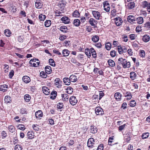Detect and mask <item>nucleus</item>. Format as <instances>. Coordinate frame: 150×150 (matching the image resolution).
Returning <instances> with one entry per match:
<instances>
[{
    "label": "nucleus",
    "mask_w": 150,
    "mask_h": 150,
    "mask_svg": "<svg viewBox=\"0 0 150 150\" xmlns=\"http://www.w3.org/2000/svg\"><path fill=\"white\" fill-rule=\"evenodd\" d=\"M149 135V133L148 132H145L142 134V137L143 139H145L148 137Z\"/></svg>",
    "instance_id": "864d4df0"
},
{
    "label": "nucleus",
    "mask_w": 150,
    "mask_h": 150,
    "mask_svg": "<svg viewBox=\"0 0 150 150\" xmlns=\"http://www.w3.org/2000/svg\"><path fill=\"white\" fill-rule=\"evenodd\" d=\"M142 7L144 8H146L149 4V3L146 1H144L142 3Z\"/></svg>",
    "instance_id": "0e129e2a"
},
{
    "label": "nucleus",
    "mask_w": 150,
    "mask_h": 150,
    "mask_svg": "<svg viewBox=\"0 0 150 150\" xmlns=\"http://www.w3.org/2000/svg\"><path fill=\"white\" fill-rule=\"evenodd\" d=\"M36 117L38 119H41L43 116V113L41 110H38L35 113Z\"/></svg>",
    "instance_id": "1a4fd4ad"
},
{
    "label": "nucleus",
    "mask_w": 150,
    "mask_h": 150,
    "mask_svg": "<svg viewBox=\"0 0 150 150\" xmlns=\"http://www.w3.org/2000/svg\"><path fill=\"white\" fill-rule=\"evenodd\" d=\"M136 19L132 15L129 16L127 18L128 21L130 23H134V21H136Z\"/></svg>",
    "instance_id": "2eb2a0df"
},
{
    "label": "nucleus",
    "mask_w": 150,
    "mask_h": 150,
    "mask_svg": "<svg viewBox=\"0 0 150 150\" xmlns=\"http://www.w3.org/2000/svg\"><path fill=\"white\" fill-rule=\"evenodd\" d=\"M89 24L92 26H94V28L97 27L96 25L97 24L98 21L93 18H91L88 21Z\"/></svg>",
    "instance_id": "0eeeda50"
},
{
    "label": "nucleus",
    "mask_w": 150,
    "mask_h": 150,
    "mask_svg": "<svg viewBox=\"0 0 150 150\" xmlns=\"http://www.w3.org/2000/svg\"><path fill=\"white\" fill-rule=\"evenodd\" d=\"M136 104V103L134 100H132L129 102V105L131 107H134Z\"/></svg>",
    "instance_id": "c03bdc74"
},
{
    "label": "nucleus",
    "mask_w": 150,
    "mask_h": 150,
    "mask_svg": "<svg viewBox=\"0 0 150 150\" xmlns=\"http://www.w3.org/2000/svg\"><path fill=\"white\" fill-rule=\"evenodd\" d=\"M73 88L69 86L66 89V92L68 94H71L73 92Z\"/></svg>",
    "instance_id": "ea45409f"
},
{
    "label": "nucleus",
    "mask_w": 150,
    "mask_h": 150,
    "mask_svg": "<svg viewBox=\"0 0 150 150\" xmlns=\"http://www.w3.org/2000/svg\"><path fill=\"white\" fill-rule=\"evenodd\" d=\"M92 13L94 17L97 20L100 19L101 16L100 13L97 11H92Z\"/></svg>",
    "instance_id": "39448f33"
},
{
    "label": "nucleus",
    "mask_w": 150,
    "mask_h": 150,
    "mask_svg": "<svg viewBox=\"0 0 150 150\" xmlns=\"http://www.w3.org/2000/svg\"><path fill=\"white\" fill-rule=\"evenodd\" d=\"M116 11L115 9H113L111 11L110 16L113 17L115 16L116 15Z\"/></svg>",
    "instance_id": "e2e57ef3"
},
{
    "label": "nucleus",
    "mask_w": 150,
    "mask_h": 150,
    "mask_svg": "<svg viewBox=\"0 0 150 150\" xmlns=\"http://www.w3.org/2000/svg\"><path fill=\"white\" fill-rule=\"evenodd\" d=\"M70 53L69 51L67 49L63 50L62 51V54L64 57L68 56Z\"/></svg>",
    "instance_id": "cd10ccee"
},
{
    "label": "nucleus",
    "mask_w": 150,
    "mask_h": 150,
    "mask_svg": "<svg viewBox=\"0 0 150 150\" xmlns=\"http://www.w3.org/2000/svg\"><path fill=\"white\" fill-rule=\"evenodd\" d=\"M80 16V14L78 11L76 10L72 13V16L75 18H79Z\"/></svg>",
    "instance_id": "4be33fe9"
},
{
    "label": "nucleus",
    "mask_w": 150,
    "mask_h": 150,
    "mask_svg": "<svg viewBox=\"0 0 150 150\" xmlns=\"http://www.w3.org/2000/svg\"><path fill=\"white\" fill-rule=\"evenodd\" d=\"M132 44L133 47L136 49L138 48V47H139L138 44L135 41L132 42Z\"/></svg>",
    "instance_id": "bf43d9fd"
},
{
    "label": "nucleus",
    "mask_w": 150,
    "mask_h": 150,
    "mask_svg": "<svg viewBox=\"0 0 150 150\" xmlns=\"http://www.w3.org/2000/svg\"><path fill=\"white\" fill-rule=\"evenodd\" d=\"M32 127L34 130L35 131H38L39 130V128L38 126L37 125H33L32 126Z\"/></svg>",
    "instance_id": "774afa93"
},
{
    "label": "nucleus",
    "mask_w": 150,
    "mask_h": 150,
    "mask_svg": "<svg viewBox=\"0 0 150 150\" xmlns=\"http://www.w3.org/2000/svg\"><path fill=\"white\" fill-rule=\"evenodd\" d=\"M59 30L63 33H67L68 32V29L65 26L62 25L60 27Z\"/></svg>",
    "instance_id": "ddd939ff"
},
{
    "label": "nucleus",
    "mask_w": 150,
    "mask_h": 150,
    "mask_svg": "<svg viewBox=\"0 0 150 150\" xmlns=\"http://www.w3.org/2000/svg\"><path fill=\"white\" fill-rule=\"evenodd\" d=\"M5 88H8V86L7 85H1L0 86V91L3 92H5Z\"/></svg>",
    "instance_id": "37998d69"
},
{
    "label": "nucleus",
    "mask_w": 150,
    "mask_h": 150,
    "mask_svg": "<svg viewBox=\"0 0 150 150\" xmlns=\"http://www.w3.org/2000/svg\"><path fill=\"white\" fill-rule=\"evenodd\" d=\"M110 55L112 57H114L116 55V52L115 50H112L110 52Z\"/></svg>",
    "instance_id": "69168bd1"
},
{
    "label": "nucleus",
    "mask_w": 150,
    "mask_h": 150,
    "mask_svg": "<svg viewBox=\"0 0 150 150\" xmlns=\"http://www.w3.org/2000/svg\"><path fill=\"white\" fill-rule=\"evenodd\" d=\"M85 53L88 58H89L91 57V52L89 48H87L85 49Z\"/></svg>",
    "instance_id": "e433bc0d"
},
{
    "label": "nucleus",
    "mask_w": 150,
    "mask_h": 150,
    "mask_svg": "<svg viewBox=\"0 0 150 150\" xmlns=\"http://www.w3.org/2000/svg\"><path fill=\"white\" fill-rule=\"evenodd\" d=\"M144 27H145L147 30H149L150 29V23L149 22L145 23Z\"/></svg>",
    "instance_id": "13d9d810"
},
{
    "label": "nucleus",
    "mask_w": 150,
    "mask_h": 150,
    "mask_svg": "<svg viewBox=\"0 0 150 150\" xmlns=\"http://www.w3.org/2000/svg\"><path fill=\"white\" fill-rule=\"evenodd\" d=\"M53 52L56 54H57L60 57H62V54L59 51L57 50H54L53 51Z\"/></svg>",
    "instance_id": "680f3d73"
},
{
    "label": "nucleus",
    "mask_w": 150,
    "mask_h": 150,
    "mask_svg": "<svg viewBox=\"0 0 150 150\" xmlns=\"http://www.w3.org/2000/svg\"><path fill=\"white\" fill-rule=\"evenodd\" d=\"M46 18V16L43 14H40L39 16V18L40 21H44Z\"/></svg>",
    "instance_id": "49530a36"
},
{
    "label": "nucleus",
    "mask_w": 150,
    "mask_h": 150,
    "mask_svg": "<svg viewBox=\"0 0 150 150\" xmlns=\"http://www.w3.org/2000/svg\"><path fill=\"white\" fill-rule=\"evenodd\" d=\"M42 90L43 93L45 95H48L50 94V89L47 87L42 86Z\"/></svg>",
    "instance_id": "dca6fc26"
},
{
    "label": "nucleus",
    "mask_w": 150,
    "mask_h": 150,
    "mask_svg": "<svg viewBox=\"0 0 150 150\" xmlns=\"http://www.w3.org/2000/svg\"><path fill=\"white\" fill-rule=\"evenodd\" d=\"M25 100L27 102H28L30 101L31 97L28 94H26L24 96Z\"/></svg>",
    "instance_id": "c9c22d12"
},
{
    "label": "nucleus",
    "mask_w": 150,
    "mask_h": 150,
    "mask_svg": "<svg viewBox=\"0 0 150 150\" xmlns=\"http://www.w3.org/2000/svg\"><path fill=\"white\" fill-rule=\"evenodd\" d=\"M127 8L128 9L133 8L135 6V3L134 1L131 2L127 4Z\"/></svg>",
    "instance_id": "a211bd4d"
},
{
    "label": "nucleus",
    "mask_w": 150,
    "mask_h": 150,
    "mask_svg": "<svg viewBox=\"0 0 150 150\" xmlns=\"http://www.w3.org/2000/svg\"><path fill=\"white\" fill-rule=\"evenodd\" d=\"M63 82L66 85H69L70 84L71 80L70 78L68 77H64L63 79Z\"/></svg>",
    "instance_id": "412c9836"
},
{
    "label": "nucleus",
    "mask_w": 150,
    "mask_h": 150,
    "mask_svg": "<svg viewBox=\"0 0 150 150\" xmlns=\"http://www.w3.org/2000/svg\"><path fill=\"white\" fill-rule=\"evenodd\" d=\"M45 71L46 73L48 74H50L52 72V69L50 66H47L45 68Z\"/></svg>",
    "instance_id": "473e14b6"
},
{
    "label": "nucleus",
    "mask_w": 150,
    "mask_h": 150,
    "mask_svg": "<svg viewBox=\"0 0 150 150\" xmlns=\"http://www.w3.org/2000/svg\"><path fill=\"white\" fill-rule=\"evenodd\" d=\"M106 49L108 50H110L111 48V45L110 42H108L105 44Z\"/></svg>",
    "instance_id": "09e8293b"
},
{
    "label": "nucleus",
    "mask_w": 150,
    "mask_h": 150,
    "mask_svg": "<svg viewBox=\"0 0 150 150\" xmlns=\"http://www.w3.org/2000/svg\"><path fill=\"white\" fill-rule=\"evenodd\" d=\"M23 148L21 145L17 144L15 146V150H22Z\"/></svg>",
    "instance_id": "5fc2aeb1"
},
{
    "label": "nucleus",
    "mask_w": 150,
    "mask_h": 150,
    "mask_svg": "<svg viewBox=\"0 0 150 150\" xmlns=\"http://www.w3.org/2000/svg\"><path fill=\"white\" fill-rule=\"evenodd\" d=\"M55 16L56 17L62 16H63L62 13L58 10H56L55 11Z\"/></svg>",
    "instance_id": "052dcab7"
},
{
    "label": "nucleus",
    "mask_w": 150,
    "mask_h": 150,
    "mask_svg": "<svg viewBox=\"0 0 150 150\" xmlns=\"http://www.w3.org/2000/svg\"><path fill=\"white\" fill-rule=\"evenodd\" d=\"M126 62V60L125 59H124L122 57L118 59V63L119 64H122V67L125 62Z\"/></svg>",
    "instance_id": "393cba45"
},
{
    "label": "nucleus",
    "mask_w": 150,
    "mask_h": 150,
    "mask_svg": "<svg viewBox=\"0 0 150 150\" xmlns=\"http://www.w3.org/2000/svg\"><path fill=\"white\" fill-rule=\"evenodd\" d=\"M8 129L9 131L12 133L15 132V128L14 126L13 125H9L8 126Z\"/></svg>",
    "instance_id": "bb28decb"
},
{
    "label": "nucleus",
    "mask_w": 150,
    "mask_h": 150,
    "mask_svg": "<svg viewBox=\"0 0 150 150\" xmlns=\"http://www.w3.org/2000/svg\"><path fill=\"white\" fill-rule=\"evenodd\" d=\"M51 24V21L50 20H47L45 22V25L46 27H49Z\"/></svg>",
    "instance_id": "8fccbe9b"
},
{
    "label": "nucleus",
    "mask_w": 150,
    "mask_h": 150,
    "mask_svg": "<svg viewBox=\"0 0 150 150\" xmlns=\"http://www.w3.org/2000/svg\"><path fill=\"white\" fill-rule=\"evenodd\" d=\"M67 37V36L66 35L61 34L59 35V39L61 41H63L66 39Z\"/></svg>",
    "instance_id": "3c124183"
},
{
    "label": "nucleus",
    "mask_w": 150,
    "mask_h": 150,
    "mask_svg": "<svg viewBox=\"0 0 150 150\" xmlns=\"http://www.w3.org/2000/svg\"><path fill=\"white\" fill-rule=\"evenodd\" d=\"M62 22L65 24L69 23L70 22L69 18L66 16H64L61 19Z\"/></svg>",
    "instance_id": "9d476101"
},
{
    "label": "nucleus",
    "mask_w": 150,
    "mask_h": 150,
    "mask_svg": "<svg viewBox=\"0 0 150 150\" xmlns=\"http://www.w3.org/2000/svg\"><path fill=\"white\" fill-rule=\"evenodd\" d=\"M20 113L21 114H26L27 113V111L25 108H22L20 110Z\"/></svg>",
    "instance_id": "de8ad7c7"
},
{
    "label": "nucleus",
    "mask_w": 150,
    "mask_h": 150,
    "mask_svg": "<svg viewBox=\"0 0 150 150\" xmlns=\"http://www.w3.org/2000/svg\"><path fill=\"white\" fill-rule=\"evenodd\" d=\"M95 112L98 115H102L104 114L103 109L100 107H97L95 109Z\"/></svg>",
    "instance_id": "7ed1b4c3"
},
{
    "label": "nucleus",
    "mask_w": 150,
    "mask_h": 150,
    "mask_svg": "<svg viewBox=\"0 0 150 150\" xmlns=\"http://www.w3.org/2000/svg\"><path fill=\"white\" fill-rule=\"evenodd\" d=\"M49 63L51 66L54 67L55 66V62L52 59L50 58L49 59Z\"/></svg>",
    "instance_id": "4d7b16f0"
},
{
    "label": "nucleus",
    "mask_w": 150,
    "mask_h": 150,
    "mask_svg": "<svg viewBox=\"0 0 150 150\" xmlns=\"http://www.w3.org/2000/svg\"><path fill=\"white\" fill-rule=\"evenodd\" d=\"M136 21H137V23L139 24H142L144 21L143 18L142 17H139L136 18Z\"/></svg>",
    "instance_id": "c756f323"
},
{
    "label": "nucleus",
    "mask_w": 150,
    "mask_h": 150,
    "mask_svg": "<svg viewBox=\"0 0 150 150\" xmlns=\"http://www.w3.org/2000/svg\"><path fill=\"white\" fill-rule=\"evenodd\" d=\"M17 128L22 130H24L25 129V125L22 124H19L17 125Z\"/></svg>",
    "instance_id": "79ce46f5"
},
{
    "label": "nucleus",
    "mask_w": 150,
    "mask_h": 150,
    "mask_svg": "<svg viewBox=\"0 0 150 150\" xmlns=\"http://www.w3.org/2000/svg\"><path fill=\"white\" fill-rule=\"evenodd\" d=\"M66 2L65 1L62 0L61 2H59L58 5L59 7L62 10L64 9V8L66 4Z\"/></svg>",
    "instance_id": "6ab92c4d"
},
{
    "label": "nucleus",
    "mask_w": 150,
    "mask_h": 150,
    "mask_svg": "<svg viewBox=\"0 0 150 150\" xmlns=\"http://www.w3.org/2000/svg\"><path fill=\"white\" fill-rule=\"evenodd\" d=\"M137 76L136 74L134 71H132L130 73V78L132 80H134Z\"/></svg>",
    "instance_id": "5701e85b"
},
{
    "label": "nucleus",
    "mask_w": 150,
    "mask_h": 150,
    "mask_svg": "<svg viewBox=\"0 0 150 150\" xmlns=\"http://www.w3.org/2000/svg\"><path fill=\"white\" fill-rule=\"evenodd\" d=\"M61 97L62 98V100L64 101H67L68 100V95L66 93L62 94H61Z\"/></svg>",
    "instance_id": "2f4dec72"
},
{
    "label": "nucleus",
    "mask_w": 150,
    "mask_h": 150,
    "mask_svg": "<svg viewBox=\"0 0 150 150\" xmlns=\"http://www.w3.org/2000/svg\"><path fill=\"white\" fill-rule=\"evenodd\" d=\"M145 54L144 51L143 50H141L139 53L140 56L141 57H145Z\"/></svg>",
    "instance_id": "338daca9"
},
{
    "label": "nucleus",
    "mask_w": 150,
    "mask_h": 150,
    "mask_svg": "<svg viewBox=\"0 0 150 150\" xmlns=\"http://www.w3.org/2000/svg\"><path fill=\"white\" fill-rule=\"evenodd\" d=\"M91 39L93 42H96L98 41L99 40V38L98 36L95 35L93 36Z\"/></svg>",
    "instance_id": "f704fd0d"
},
{
    "label": "nucleus",
    "mask_w": 150,
    "mask_h": 150,
    "mask_svg": "<svg viewBox=\"0 0 150 150\" xmlns=\"http://www.w3.org/2000/svg\"><path fill=\"white\" fill-rule=\"evenodd\" d=\"M64 105L62 103H59L57 104V107L58 109H63Z\"/></svg>",
    "instance_id": "4c0bfd02"
},
{
    "label": "nucleus",
    "mask_w": 150,
    "mask_h": 150,
    "mask_svg": "<svg viewBox=\"0 0 150 150\" xmlns=\"http://www.w3.org/2000/svg\"><path fill=\"white\" fill-rule=\"evenodd\" d=\"M115 22L117 26H120L122 23V19L120 17H116L115 19Z\"/></svg>",
    "instance_id": "6e6552de"
},
{
    "label": "nucleus",
    "mask_w": 150,
    "mask_h": 150,
    "mask_svg": "<svg viewBox=\"0 0 150 150\" xmlns=\"http://www.w3.org/2000/svg\"><path fill=\"white\" fill-rule=\"evenodd\" d=\"M57 95V92L54 90L51 93L50 98L54 99Z\"/></svg>",
    "instance_id": "a878e982"
},
{
    "label": "nucleus",
    "mask_w": 150,
    "mask_h": 150,
    "mask_svg": "<svg viewBox=\"0 0 150 150\" xmlns=\"http://www.w3.org/2000/svg\"><path fill=\"white\" fill-rule=\"evenodd\" d=\"M142 40L145 42H147L150 40V37L147 35H145L143 36Z\"/></svg>",
    "instance_id": "c85d7f7f"
},
{
    "label": "nucleus",
    "mask_w": 150,
    "mask_h": 150,
    "mask_svg": "<svg viewBox=\"0 0 150 150\" xmlns=\"http://www.w3.org/2000/svg\"><path fill=\"white\" fill-rule=\"evenodd\" d=\"M4 100L5 103H11V97L9 96H5Z\"/></svg>",
    "instance_id": "7c9ffc66"
},
{
    "label": "nucleus",
    "mask_w": 150,
    "mask_h": 150,
    "mask_svg": "<svg viewBox=\"0 0 150 150\" xmlns=\"http://www.w3.org/2000/svg\"><path fill=\"white\" fill-rule=\"evenodd\" d=\"M69 101L71 105H75L77 103L78 100L76 99V97L72 96L69 99Z\"/></svg>",
    "instance_id": "423d86ee"
},
{
    "label": "nucleus",
    "mask_w": 150,
    "mask_h": 150,
    "mask_svg": "<svg viewBox=\"0 0 150 150\" xmlns=\"http://www.w3.org/2000/svg\"><path fill=\"white\" fill-rule=\"evenodd\" d=\"M117 50L120 54H122V47L121 45L117 46Z\"/></svg>",
    "instance_id": "6e6d98bb"
},
{
    "label": "nucleus",
    "mask_w": 150,
    "mask_h": 150,
    "mask_svg": "<svg viewBox=\"0 0 150 150\" xmlns=\"http://www.w3.org/2000/svg\"><path fill=\"white\" fill-rule=\"evenodd\" d=\"M80 23L81 22L80 20L78 19H75L73 22L74 25L76 26L77 27L79 26L80 25Z\"/></svg>",
    "instance_id": "72a5a7b5"
},
{
    "label": "nucleus",
    "mask_w": 150,
    "mask_h": 150,
    "mask_svg": "<svg viewBox=\"0 0 150 150\" xmlns=\"http://www.w3.org/2000/svg\"><path fill=\"white\" fill-rule=\"evenodd\" d=\"M114 97L117 101H119L121 99L122 95L120 93L117 92L115 93Z\"/></svg>",
    "instance_id": "9b49d317"
},
{
    "label": "nucleus",
    "mask_w": 150,
    "mask_h": 150,
    "mask_svg": "<svg viewBox=\"0 0 150 150\" xmlns=\"http://www.w3.org/2000/svg\"><path fill=\"white\" fill-rule=\"evenodd\" d=\"M27 135L29 139H32L34 138L35 137L34 133L32 131H28L27 133Z\"/></svg>",
    "instance_id": "f8f14e48"
},
{
    "label": "nucleus",
    "mask_w": 150,
    "mask_h": 150,
    "mask_svg": "<svg viewBox=\"0 0 150 150\" xmlns=\"http://www.w3.org/2000/svg\"><path fill=\"white\" fill-rule=\"evenodd\" d=\"M95 139L93 138H90L88 139L87 144L88 146L90 148H93L95 147Z\"/></svg>",
    "instance_id": "f03ea898"
},
{
    "label": "nucleus",
    "mask_w": 150,
    "mask_h": 150,
    "mask_svg": "<svg viewBox=\"0 0 150 150\" xmlns=\"http://www.w3.org/2000/svg\"><path fill=\"white\" fill-rule=\"evenodd\" d=\"M22 80L25 83H28L31 81L30 78L27 76H23L22 78Z\"/></svg>",
    "instance_id": "4468645a"
},
{
    "label": "nucleus",
    "mask_w": 150,
    "mask_h": 150,
    "mask_svg": "<svg viewBox=\"0 0 150 150\" xmlns=\"http://www.w3.org/2000/svg\"><path fill=\"white\" fill-rule=\"evenodd\" d=\"M54 85L56 87L59 88L61 87L62 82L59 78H57L54 80Z\"/></svg>",
    "instance_id": "20e7f679"
},
{
    "label": "nucleus",
    "mask_w": 150,
    "mask_h": 150,
    "mask_svg": "<svg viewBox=\"0 0 150 150\" xmlns=\"http://www.w3.org/2000/svg\"><path fill=\"white\" fill-rule=\"evenodd\" d=\"M4 33L6 36L9 37L11 35V32L10 30L6 29L4 30Z\"/></svg>",
    "instance_id": "58836bf2"
},
{
    "label": "nucleus",
    "mask_w": 150,
    "mask_h": 150,
    "mask_svg": "<svg viewBox=\"0 0 150 150\" xmlns=\"http://www.w3.org/2000/svg\"><path fill=\"white\" fill-rule=\"evenodd\" d=\"M130 66V62H127L126 60V62H125V64H124L123 67L124 68H129Z\"/></svg>",
    "instance_id": "a19ab883"
},
{
    "label": "nucleus",
    "mask_w": 150,
    "mask_h": 150,
    "mask_svg": "<svg viewBox=\"0 0 150 150\" xmlns=\"http://www.w3.org/2000/svg\"><path fill=\"white\" fill-rule=\"evenodd\" d=\"M43 4L40 2V0H37L35 2V6L36 8L40 9L42 6Z\"/></svg>",
    "instance_id": "aec40b11"
},
{
    "label": "nucleus",
    "mask_w": 150,
    "mask_h": 150,
    "mask_svg": "<svg viewBox=\"0 0 150 150\" xmlns=\"http://www.w3.org/2000/svg\"><path fill=\"white\" fill-rule=\"evenodd\" d=\"M122 91L124 96L125 97H127L126 98L127 100H129L131 99L132 95L130 92L127 91L124 89L122 90Z\"/></svg>",
    "instance_id": "f257e3e1"
},
{
    "label": "nucleus",
    "mask_w": 150,
    "mask_h": 150,
    "mask_svg": "<svg viewBox=\"0 0 150 150\" xmlns=\"http://www.w3.org/2000/svg\"><path fill=\"white\" fill-rule=\"evenodd\" d=\"M108 63L109 65L111 67H113L115 65L114 62L112 60L109 59L108 61Z\"/></svg>",
    "instance_id": "a18cd8bd"
},
{
    "label": "nucleus",
    "mask_w": 150,
    "mask_h": 150,
    "mask_svg": "<svg viewBox=\"0 0 150 150\" xmlns=\"http://www.w3.org/2000/svg\"><path fill=\"white\" fill-rule=\"evenodd\" d=\"M90 132L91 133L95 134L97 132V129L96 127L94 125H91V126L90 130Z\"/></svg>",
    "instance_id": "f3484780"
},
{
    "label": "nucleus",
    "mask_w": 150,
    "mask_h": 150,
    "mask_svg": "<svg viewBox=\"0 0 150 150\" xmlns=\"http://www.w3.org/2000/svg\"><path fill=\"white\" fill-rule=\"evenodd\" d=\"M71 81L73 82H76L77 80V76L72 74L69 77Z\"/></svg>",
    "instance_id": "b1692460"
},
{
    "label": "nucleus",
    "mask_w": 150,
    "mask_h": 150,
    "mask_svg": "<svg viewBox=\"0 0 150 150\" xmlns=\"http://www.w3.org/2000/svg\"><path fill=\"white\" fill-rule=\"evenodd\" d=\"M46 73H45V71H42L40 73V76L43 78H46L47 76V75L46 74Z\"/></svg>",
    "instance_id": "603ef678"
}]
</instances>
